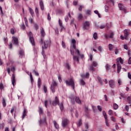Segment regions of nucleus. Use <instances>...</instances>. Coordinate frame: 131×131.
Wrapping results in <instances>:
<instances>
[{"label":"nucleus","instance_id":"obj_36","mask_svg":"<svg viewBox=\"0 0 131 131\" xmlns=\"http://www.w3.org/2000/svg\"><path fill=\"white\" fill-rule=\"evenodd\" d=\"M59 108L61 111L62 110H63V109H64V106H63V103H61L59 104Z\"/></svg>","mask_w":131,"mask_h":131},{"label":"nucleus","instance_id":"obj_34","mask_svg":"<svg viewBox=\"0 0 131 131\" xmlns=\"http://www.w3.org/2000/svg\"><path fill=\"white\" fill-rule=\"evenodd\" d=\"M30 77L31 82L32 83V82H33V77L32 76V74H31V73H30Z\"/></svg>","mask_w":131,"mask_h":131},{"label":"nucleus","instance_id":"obj_2","mask_svg":"<svg viewBox=\"0 0 131 131\" xmlns=\"http://www.w3.org/2000/svg\"><path fill=\"white\" fill-rule=\"evenodd\" d=\"M117 61V73H120V71L121 70V65L119 63H121V64H123V59L121 58V57L119 58V59H117L116 60Z\"/></svg>","mask_w":131,"mask_h":131},{"label":"nucleus","instance_id":"obj_43","mask_svg":"<svg viewBox=\"0 0 131 131\" xmlns=\"http://www.w3.org/2000/svg\"><path fill=\"white\" fill-rule=\"evenodd\" d=\"M58 23L60 27L63 26V23H62V20H61L60 19L58 20Z\"/></svg>","mask_w":131,"mask_h":131},{"label":"nucleus","instance_id":"obj_55","mask_svg":"<svg viewBox=\"0 0 131 131\" xmlns=\"http://www.w3.org/2000/svg\"><path fill=\"white\" fill-rule=\"evenodd\" d=\"M20 28L23 29V30H24V29H25V25H24V24L21 25L20 26Z\"/></svg>","mask_w":131,"mask_h":131},{"label":"nucleus","instance_id":"obj_64","mask_svg":"<svg viewBox=\"0 0 131 131\" xmlns=\"http://www.w3.org/2000/svg\"><path fill=\"white\" fill-rule=\"evenodd\" d=\"M128 64H131V57H129L128 61Z\"/></svg>","mask_w":131,"mask_h":131},{"label":"nucleus","instance_id":"obj_16","mask_svg":"<svg viewBox=\"0 0 131 131\" xmlns=\"http://www.w3.org/2000/svg\"><path fill=\"white\" fill-rule=\"evenodd\" d=\"M72 43H73V49H74V50H75V51H76V41L75 40V39H73L72 40Z\"/></svg>","mask_w":131,"mask_h":131},{"label":"nucleus","instance_id":"obj_49","mask_svg":"<svg viewBox=\"0 0 131 131\" xmlns=\"http://www.w3.org/2000/svg\"><path fill=\"white\" fill-rule=\"evenodd\" d=\"M34 73L35 74V75L36 76H38L39 75V74H38V73L37 72H36V71H35V70H33Z\"/></svg>","mask_w":131,"mask_h":131},{"label":"nucleus","instance_id":"obj_54","mask_svg":"<svg viewBox=\"0 0 131 131\" xmlns=\"http://www.w3.org/2000/svg\"><path fill=\"white\" fill-rule=\"evenodd\" d=\"M61 45H62V47L65 49V48H66V45H65V42H64V41H62V43H61Z\"/></svg>","mask_w":131,"mask_h":131},{"label":"nucleus","instance_id":"obj_20","mask_svg":"<svg viewBox=\"0 0 131 131\" xmlns=\"http://www.w3.org/2000/svg\"><path fill=\"white\" fill-rule=\"evenodd\" d=\"M76 52L77 54L80 57V58H82L84 57V55L83 54H80V53L78 49H76Z\"/></svg>","mask_w":131,"mask_h":131},{"label":"nucleus","instance_id":"obj_17","mask_svg":"<svg viewBox=\"0 0 131 131\" xmlns=\"http://www.w3.org/2000/svg\"><path fill=\"white\" fill-rule=\"evenodd\" d=\"M12 83L13 86L16 84V80L15 79V74H12Z\"/></svg>","mask_w":131,"mask_h":131},{"label":"nucleus","instance_id":"obj_30","mask_svg":"<svg viewBox=\"0 0 131 131\" xmlns=\"http://www.w3.org/2000/svg\"><path fill=\"white\" fill-rule=\"evenodd\" d=\"M80 84H81V85H85V82H84V81L82 79H81L80 80Z\"/></svg>","mask_w":131,"mask_h":131},{"label":"nucleus","instance_id":"obj_60","mask_svg":"<svg viewBox=\"0 0 131 131\" xmlns=\"http://www.w3.org/2000/svg\"><path fill=\"white\" fill-rule=\"evenodd\" d=\"M106 27V26L105 25H102L101 26H100V29H104Z\"/></svg>","mask_w":131,"mask_h":131},{"label":"nucleus","instance_id":"obj_58","mask_svg":"<svg viewBox=\"0 0 131 131\" xmlns=\"http://www.w3.org/2000/svg\"><path fill=\"white\" fill-rule=\"evenodd\" d=\"M120 96L121 97H122V98H125V94H123V93H120Z\"/></svg>","mask_w":131,"mask_h":131},{"label":"nucleus","instance_id":"obj_6","mask_svg":"<svg viewBox=\"0 0 131 131\" xmlns=\"http://www.w3.org/2000/svg\"><path fill=\"white\" fill-rule=\"evenodd\" d=\"M58 85V84L56 81L53 80L51 85V90L52 93H55L56 91V86Z\"/></svg>","mask_w":131,"mask_h":131},{"label":"nucleus","instance_id":"obj_9","mask_svg":"<svg viewBox=\"0 0 131 131\" xmlns=\"http://www.w3.org/2000/svg\"><path fill=\"white\" fill-rule=\"evenodd\" d=\"M90 24L89 21H85L83 24V29L88 30L90 28Z\"/></svg>","mask_w":131,"mask_h":131},{"label":"nucleus","instance_id":"obj_44","mask_svg":"<svg viewBox=\"0 0 131 131\" xmlns=\"http://www.w3.org/2000/svg\"><path fill=\"white\" fill-rule=\"evenodd\" d=\"M86 14L88 15H92V11L91 10H88L86 11Z\"/></svg>","mask_w":131,"mask_h":131},{"label":"nucleus","instance_id":"obj_19","mask_svg":"<svg viewBox=\"0 0 131 131\" xmlns=\"http://www.w3.org/2000/svg\"><path fill=\"white\" fill-rule=\"evenodd\" d=\"M27 115V112L26 111V109H24L23 112V115L21 116L22 119H24L25 118V116Z\"/></svg>","mask_w":131,"mask_h":131},{"label":"nucleus","instance_id":"obj_5","mask_svg":"<svg viewBox=\"0 0 131 131\" xmlns=\"http://www.w3.org/2000/svg\"><path fill=\"white\" fill-rule=\"evenodd\" d=\"M28 36L29 37V40L31 42V43L32 45V46H35V42H34V38H33V35L32 34V33L31 32H29L28 33Z\"/></svg>","mask_w":131,"mask_h":131},{"label":"nucleus","instance_id":"obj_62","mask_svg":"<svg viewBox=\"0 0 131 131\" xmlns=\"http://www.w3.org/2000/svg\"><path fill=\"white\" fill-rule=\"evenodd\" d=\"M11 71H12V72H15V67H12L11 69Z\"/></svg>","mask_w":131,"mask_h":131},{"label":"nucleus","instance_id":"obj_23","mask_svg":"<svg viewBox=\"0 0 131 131\" xmlns=\"http://www.w3.org/2000/svg\"><path fill=\"white\" fill-rule=\"evenodd\" d=\"M40 34L41 36L43 37L46 35V33L45 32V30L42 28L40 30Z\"/></svg>","mask_w":131,"mask_h":131},{"label":"nucleus","instance_id":"obj_1","mask_svg":"<svg viewBox=\"0 0 131 131\" xmlns=\"http://www.w3.org/2000/svg\"><path fill=\"white\" fill-rule=\"evenodd\" d=\"M40 42L42 45V50H46V49H48V48L51 46V40L50 39L43 41V39H41Z\"/></svg>","mask_w":131,"mask_h":131},{"label":"nucleus","instance_id":"obj_51","mask_svg":"<svg viewBox=\"0 0 131 131\" xmlns=\"http://www.w3.org/2000/svg\"><path fill=\"white\" fill-rule=\"evenodd\" d=\"M82 9H83V6L82 5L79 6L78 8L79 11H82Z\"/></svg>","mask_w":131,"mask_h":131},{"label":"nucleus","instance_id":"obj_31","mask_svg":"<svg viewBox=\"0 0 131 131\" xmlns=\"http://www.w3.org/2000/svg\"><path fill=\"white\" fill-rule=\"evenodd\" d=\"M81 124H82V122L81 119H80L78 122L77 126L79 127V126H81Z\"/></svg>","mask_w":131,"mask_h":131},{"label":"nucleus","instance_id":"obj_52","mask_svg":"<svg viewBox=\"0 0 131 131\" xmlns=\"http://www.w3.org/2000/svg\"><path fill=\"white\" fill-rule=\"evenodd\" d=\"M58 80H59V82H62V79L61 78V75H58Z\"/></svg>","mask_w":131,"mask_h":131},{"label":"nucleus","instance_id":"obj_61","mask_svg":"<svg viewBox=\"0 0 131 131\" xmlns=\"http://www.w3.org/2000/svg\"><path fill=\"white\" fill-rule=\"evenodd\" d=\"M61 30L60 31H63V30H65V28L63 26H61L60 27Z\"/></svg>","mask_w":131,"mask_h":131},{"label":"nucleus","instance_id":"obj_57","mask_svg":"<svg viewBox=\"0 0 131 131\" xmlns=\"http://www.w3.org/2000/svg\"><path fill=\"white\" fill-rule=\"evenodd\" d=\"M125 110H126V111H127V112H128V111L129 110V106H128V105H126Z\"/></svg>","mask_w":131,"mask_h":131},{"label":"nucleus","instance_id":"obj_18","mask_svg":"<svg viewBox=\"0 0 131 131\" xmlns=\"http://www.w3.org/2000/svg\"><path fill=\"white\" fill-rule=\"evenodd\" d=\"M90 77V73H86L85 75H83V74H81V77L82 78H89Z\"/></svg>","mask_w":131,"mask_h":131},{"label":"nucleus","instance_id":"obj_22","mask_svg":"<svg viewBox=\"0 0 131 131\" xmlns=\"http://www.w3.org/2000/svg\"><path fill=\"white\" fill-rule=\"evenodd\" d=\"M19 54L20 57H21V58H22L23 57V56H24V50H20L19 51Z\"/></svg>","mask_w":131,"mask_h":131},{"label":"nucleus","instance_id":"obj_42","mask_svg":"<svg viewBox=\"0 0 131 131\" xmlns=\"http://www.w3.org/2000/svg\"><path fill=\"white\" fill-rule=\"evenodd\" d=\"M99 53H102L103 51H104V50L103 49V48L102 47L99 46Z\"/></svg>","mask_w":131,"mask_h":131},{"label":"nucleus","instance_id":"obj_46","mask_svg":"<svg viewBox=\"0 0 131 131\" xmlns=\"http://www.w3.org/2000/svg\"><path fill=\"white\" fill-rule=\"evenodd\" d=\"M7 105V103H6V100H5V99H3V106L5 107Z\"/></svg>","mask_w":131,"mask_h":131},{"label":"nucleus","instance_id":"obj_14","mask_svg":"<svg viewBox=\"0 0 131 131\" xmlns=\"http://www.w3.org/2000/svg\"><path fill=\"white\" fill-rule=\"evenodd\" d=\"M52 104L53 106H57V105L59 104V98H58V97H55V99L53 101Z\"/></svg>","mask_w":131,"mask_h":131},{"label":"nucleus","instance_id":"obj_47","mask_svg":"<svg viewBox=\"0 0 131 131\" xmlns=\"http://www.w3.org/2000/svg\"><path fill=\"white\" fill-rule=\"evenodd\" d=\"M113 36H114V33L113 32L111 33L109 36L110 38H113Z\"/></svg>","mask_w":131,"mask_h":131},{"label":"nucleus","instance_id":"obj_45","mask_svg":"<svg viewBox=\"0 0 131 131\" xmlns=\"http://www.w3.org/2000/svg\"><path fill=\"white\" fill-rule=\"evenodd\" d=\"M104 9L105 10V12H108V11L109 10V7H108V6L105 5L104 6Z\"/></svg>","mask_w":131,"mask_h":131},{"label":"nucleus","instance_id":"obj_40","mask_svg":"<svg viewBox=\"0 0 131 131\" xmlns=\"http://www.w3.org/2000/svg\"><path fill=\"white\" fill-rule=\"evenodd\" d=\"M108 115L112 116L113 115V111L110 110L108 111Z\"/></svg>","mask_w":131,"mask_h":131},{"label":"nucleus","instance_id":"obj_33","mask_svg":"<svg viewBox=\"0 0 131 131\" xmlns=\"http://www.w3.org/2000/svg\"><path fill=\"white\" fill-rule=\"evenodd\" d=\"M37 85L38 88L39 89V88H40V78L38 79Z\"/></svg>","mask_w":131,"mask_h":131},{"label":"nucleus","instance_id":"obj_37","mask_svg":"<svg viewBox=\"0 0 131 131\" xmlns=\"http://www.w3.org/2000/svg\"><path fill=\"white\" fill-rule=\"evenodd\" d=\"M114 109H115V110L118 109V105H117V104L116 103L114 104Z\"/></svg>","mask_w":131,"mask_h":131},{"label":"nucleus","instance_id":"obj_63","mask_svg":"<svg viewBox=\"0 0 131 131\" xmlns=\"http://www.w3.org/2000/svg\"><path fill=\"white\" fill-rule=\"evenodd\" d=\"M128 77L131 80V74H130V73H129V72L128 73Z\"/></svg>","mask_w":131,"mask_h":131},{"label":"nucleus","instance_id":"obj_53","mask_svg":"<svg viewBox=\"0 0 131 131\" xmlns=\"http://www.w3.org/2000/svg\"><path fill=\"white\" fill-rule=\"evenodd\" d=\"M65 67H66V68H67L68 69H70V66H69V64L68 63H66L65 64Z\"/></svg>","mask_w":131,"mask_h":131},{"label":"nucleus","instance_id":"obj_7","mask_svg":"<svg viewBox=\"0 0 131 131\" xmlns=\"http://www.w3.org/2000/svg\"><path fill=\"white\" fill-rule=\"evenodd\" d=\"M69 123V120L67 119H62L61 125L62 127H65L67 125H68Z\"/></svg>","mask_w":131,"mask_h":131},{"label":"nucleus","instance_id":"obj_25","mask_svg":"<svg viewBox=\"0 0 131 131\" xmlns=\"http://www.w3.org/2000/svg\"><path fill=\"white\" fill-rule=\"evenodd\" d=\"M82 18H83V16H82V14L79 13L77 17L78 20H80L82 19Z\"/></svg>","mask_w":131,"mask_h":131},{"label":"nucleus","instance_id":"obj_48","mask_svg":"<svg viewBox=\"0 0 131 131\" xmlns=\"http://www.w3.org/2000/svg\"><path fill=\"white\" fill-rule=\"evenodd\" d=\"M35 12L36 14L37 15V16H38V8H37V7L35 8Z\"/></svg>","mask_w":131,"mask_h":131},{"label":"nucleus","instance_id":"obj_35","mask_svg":"<svg viewBox=\"0 0 131 131\" xmlns=\"http://www.w3.org/2000/svg\"><path fill=\"white\" fill-rule=\"evenodd\" d=\"M48 103H49V101H48V100H45L44 101V105H45L46 108H48Z\"/></svg>","mask_w":131,"mask_h":131},{"label":"nucleus","instance_id":"obj_4","mask_svg":"<svg viewBox=\"0 0 131 131\" xmlns=\"http://www.w3.org/2000/svg\"><path fill=\"white\" fill-rule=\"evenodd\" d=\"M129 35V33L127 31V30H124V36L121 35L120 38L121 39H126V40H128V36Z\"/></svg>","mask_w":131,"mask_h":131},{"label":"nucleus","instance_id":"obj_32","mask_svg":"<svg viewBox=\"0 0 131 131\" xmlns=\"http://www.w3.org/2000/svg\"><path fill=\"white\" fill-rule=\"evenodd\" d=\"M127 102L128 104H131V96H129L127 98Z\"/></svg>","mask_w":131,"mask_h":131},{"label":"nucleus","instance_id":"obj_38","mask_svg":"<svg viewBox=\"0 0 131 131\" xmlns=\"http://www.w3.org/2000/svg\"><path fill=\"white\" fill-rule=\"evenodd\" d=\"M98 65V63L97 62L94 61L92 62V66H94V67H96Z\"/></svg>","mask_w":131,"mask_h":131},{"label":"nucleus","instance_id":"obj_21","mask_svg":"<svg viewBox=\"0 0 131 131\" xmlns=\"http://www.w3.org/2000/svg\"><path fill=\"white\" fill-rule=\"evenodd\" d=\"M53 123L54 124V125L56 129H59V124L58 123H57V122H56V121H53Z\"/></svg>","mask_w":131,"mask_h":131},{"label":"nucleus","instance_id":"obj_15","mask_svg":"<svg viewBox=\"0 0 131 131\" xmlns=\"http://www.w3.org/2000/svg\"><path fill=\"white\" fill-rule=\"evenodd\" d=\"M39 6L40 7V9L42 11H43L45 9V6L43 5V2H42V0H40L39 1Z\"/></svg>","mask_w":131,"mask_h":131},{"label":"nucleus","instance_id":"obj_56","mask_svg":"<svg viewBox=\"0 0 131 131\" xmlns=\"http://www.w3.org/2000/svg\"><path fill=\"white\" fill-rule=\"evenodd\" d=\"M89 58H90V61H92L93 60V54H90L89 55Z\"/></svg>","mask_w":131,"mask_h":131},{"label":"nucleus","instance_id":"obj_3","mask_svg":"<svg viewBox=\"0 0 131 131\" xmlns=\"http://www.w3.org/2000/svg\"><path fill=\"white\" fill-rule=\"evenodd\" d=\"M66 83L67 85H71L73 90H74L75 83H74V80H73V78H70L69 80H66Z\"/></svg>","mask_w":131,"mask_h":131},{"label":"nucleus","instance_id":"obj_28","mask_svg":"<svg viewBox=\"0 0 131 131\" xmlns=\"http://www.w3.org/2000/svg\"><path fill=\"white\" fill-rule=\"evenodd\" d=\"M105 69L106 70H110V69H111V66H110L109 64H107L105 66Z\"/></svg>","mask_w":131,"mask_h":131},{"label":"nucleus","instance_id":"obj_24","mask_svg":"<svg viewBox=\"0 0 131 131\" xmlns=\"http://www.w3.org/2000/svg\"><path fill=\"white\" fill-rule=\"evenodd\" d=\"M38 112L40 115L43 114V111L42 110V108L40 106L38 107Z\"/></svg>","mask_w":131,"mask_h":131},{"label":"nucleus","instance_id":"obj_13","mask_svg":"<svg viewBox=\"0 0 131 131\" xmlns=\"http://www.w3.org/2000/svg\"><path fill=\"white\" fill-rule=\"evenodd\" d=\"M12 42L15 46H18L19 45V41H18V38L13 36L12 37Z\"/></svg>","mask_w":131,"mask_h":131},{"label":"nucleus","instance_id":"obj_41","mask_svg":"<svg viewBox=\"0 0 131 131\" xmlns=\"http://www.w3.org/2000/svg\"><path fill=\"white\" fill-rule=\"evenodd\" d=\"M93 37L94 38V39H98V34H97L96 33H95L93 35Z\"/></svg>","mask_w":131,"mask_h":131},{"label":"nucleus","instance_id":"obj_59","mask_svg":"<svg viewBox=\"0 0 131 131\" xmlns=\"http://www.w3.org/2000/svg\"><path fill=\"white\" fill-rule=\"evenodd\" d=\"M10 32L11 34H14V33H15V31L14 30V29L13 28L11 29Z\"/></svg>","mask_w":131,"mask_h":131},{"label":"nucleus","instance_id":"obj_29","mask_svg":"<svg viewBox=\"0 0 131 131\" xmlns=\"http://www.w3.org/2000/svg\"><path fill=\"white\" fill-rule=\"evenodd\" d=\"M29 11L31 16L33 17V15H34V12L33 11V10H32V9H31V8H29Z\"/></svg>","mask_w":131,"mask_h":131},{"label":"nucleus","instance_id":"obj_27","mask_svg":"<svg viewBox=\"0 0 131 131\" xmlns=\"http://www.w3.org/2000/svg\"><path fill=\"white\" fill-rule=\"evenodd\" d=\"M75 101L76 103H77L78 104H80L81 103L80 99H79V97H76Z\"/></svg>","mask_w":131,"mask_h":131},{"label":"nucleus","instance_id":"obj_10","mask_svg":"<svg viewBox=\"0 0 131 131\" xmlns=\"http://www.w3.org/2000/svg\"><path fill=\"white\" fill-rule=\"evenodd\" d=\"M71 54L73 56V58L74 61H77V63H79V60L78 59V56L74 55V52H72V50H71Z\"/></svg>","mask_w":131,"mask_h":131},{"label":"nucleus","instance_id":"obj_8","mask_svg":"<svg viewBox=\"0 0 131 131\" xmlns=\"http://www.w3.org/2000/svg\"><path fill=\"white\" fill-rule=\"evenodd\" d=\"M103 115L105 119V124L106 126H109V122L108 121V117H107V114L106 113V112L105 111L103 112Z\"/></svg>","mask_w":131,"mask_h":131},{"label":"nucleus","instance_id":"obj_26","mask_svg":"<svg viewBox=\"0 0 131 131\" xmlns=\"http://www.w3.org/2000/svg\"><path fill=\"white\" fill-rule=\"evenodd\" d=\"M114 48V46L112 44H109L108 45V49L109 51H113V48Z\"/></svg>","mask_w":131,"mask_h":131},{"label":"nucleus","instance_id":"obj_12","mask_svg":"<svg viewBox=\"0 0 131 131\" xmlns=\"http://www.w3.org/2000/svg\"><path fill=\"white\" fill-rule=\"evenodd\" d=\"M109 85L112 89L115 88V81L114 80H111L108 81Z\"/></svg>","mask_w":131,"mask_h":131},{"label":"nucleus","instance_id":"obj_50","mask_svg":"<svg viewBox=\"0 0 131 131\" xmlns=\"http://www.w3.org/2000/svg\"><path fill=\"white\" fill-rule=\"evenodd\" d=\"M118 83L119 85H121V83H122V81H121V79H119L118 80Z\"/></svg>","mask_w":131,"mask_h":131},{"label":"nucleus","instance_id":"obj_39","mask_svg":"<svg viewBox=\"0 0 131 131\" xmlns=\"http://www.w3.org/2000/svg\"><path fill=\"white\" fill-rule=\"evenodd\" d=\"M99 81L101 85H103V82L104 80H102L101 78H99Z\"/></svg>","mask_w":131,"mask_h":131},{"label":"nucleus","instance_id":"obj_11","mask_svg":"<svg viewBox=\"0 0 131 131\" xmlns=\"http://www.w3.org/2000/svg\"><path fill=\"white\" fill-rule=\"evenodd\" d=\"M118 7L119 9L121 11H123V12H124V13H126V9H125V7H124V6H123V5L121 3H120L118 4Z\"/></svg>","mask_w":131,"mask_h":131}]
</instances>
